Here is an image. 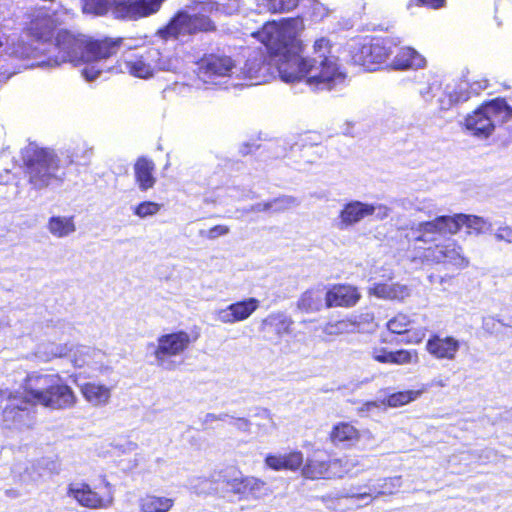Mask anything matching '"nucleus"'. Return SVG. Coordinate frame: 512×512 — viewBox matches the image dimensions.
<instances>
[{"label":"nucleus","instance_id":"4c0bfd02","mask_svg":"<svg viewBox=\"0 0 512 512\" xmlns=\"http://www.w3.org/2000/svg\"><path fill=\"white\" fill-rule=\"evenodd\" d=\"M143 512H168L173 506V500L166 497L146 496L140 503Z\"/></svg>","mask_w":512,"mask_h":512},{"label":"nucleus","instance_id":"9d476101","mask_svg":"<svg viewBox=\"0 0 512 512\" xmlns=\"http://www.w3.org/2000/svg\"><path fill=\"white\" fill-rule=\"evenodd\" d=\"M191 342L190 335L185 331L160 336L153 352L156 365L168 371L175 370L180 363L173 358L184 353Z\"/></svg>","mask_w":512,"mask_h":512},{"label":"nucleus","instance_id":"a878e982","mask_svg":"<svg viewBox=\"0 0 512 512\" xmlns=\"http://www.w3.org/2000/svg\"><path fill=\"white\" fill-rule=\"evenodd\" d=\"M265 463L269 468L276 471L296 470L303 463V454L299 451L279 455L270 454L265 458Z\"/></svg>","mask_w":512,"mask_h":512},{"label":"nucleus","instance_id":"2f4dec72","mask_svg":"<svg viewBox=\"0 0 512 512\" xmlns=\"http://www.w3.org/2000/svg\"><path fill=\"white\" fill-rule=\"evenodd\" d=\"M323 300H325L323 289H309L301 295L297 302V307L306 313L317 312L323 307Z\"/></svg>","mask_w":512,"mask_h":512},{"label":"nucleus","instance_id":"72a5a7b5","mask_svg":"<svg viewBox=\"0 0 512 512\" xmlns=\"http://www.w3.org/2000/svg\"><path fill=\"white\" fill-rule=\"evenodd\" d=\"M48 231L57 238H64L74 233L76 226L73 217L52 216L47 223Z\"/></svg>","mask_w":512,"mask_h":512},{"label":"nucleus","instance_id":"f704fd0d","mask_svg":"<svg viewBox=\"0 0 512 512\" xmlns=\"http://www.w3.org/2000/svg\"><path fill=\"white\" fill-rule=\"evenodd\" d=\"M343 460H339L342 462ZM338 460L332 462L320 461L317 459L309 460L306 465L303 467L302 473L306 478L316 479V478H329L331 474L329 473V468L332 465H336Z\"/></svg>","mask_w":512,"mask_h":512},{"label":"nucleus","instance_id":"49530a36","mask_svg":"<svg viewBox=\"0 0 512 512\" xmlns=\"http://www.w3.org/2000/svg\"><path fill=\"white\" fill-rule=\"evenodd\" d=\"M248 484V497L261 498L268 494L269 489L267 484L257 478L249 477Z\"/></svg>","mask_w":512,"mask_h":512},{"label":"nucleus","instance_id":"f257e3e1","mask_svg":"<svg viewBox=\"0 0 512 512\" xmlns=\"http://www.w3.org/2000/svg\"><path fill=\"white\" fill-rule=\"evenodd\" d=\"M300 18H287L280 22L267 21L251 35L265 45L273 61L274 74L282 81L295 83L301 80L317 90H331L345 80L339 70L337 58L330 54L329 40L320 38L313 46V56L302 58L299 34L303 30Z\"/></svg>","mask_w":512,"mask_h":512},{"label":"nucleus","instance_id":"c756f323","mask_svg":"<svg viewBox=\"0 0 512 512\" xmlns=\"http://www.w3.org/2000/svg\"><path fill=\"white\" fill-rule=\"evenodd\" d=\"M70 351L71 348L67 343L43 342L36 347L34 355L41 362H49L55 358L67 356Z\"/></svg>","mask_w":512,"mask_h":512},{"label":"nucleus","instance_id":"ddd939ff","mask_svg":"<svg viewBox=\"0 0 512 512\" xmlns=\"http://www.w3.org/2000/svg\"><path fill=\"white\" fill-rule=\"evenodd\" d=\"M240 82L244 85H257L269 81L274 75L273 61L270 54L266 56L261 51L249 55L243 67L238 68Z\"/></svg>","mask_w":512,"mask_h":512},{"label":"nucleus","instance_id":"052dcab7","mask_svg":"<svg viewBox=\"0 0 512 512\" xmlns=\"http://www.w3.org/2000/svg\"><path fill=\"white\" fill-rule=\"evenodd\" d=\"M214 421H217V414H214V413H207L203 418H202V424L204 426H208L210 423L214 422Z\"/></svg>","mask_w":512,"mask_h":512},{"label":"nucleus","instance_id":"cd10ccee","mask_svg":"<svg viewBox=\"0 0 512 512\" xmlns=\"http://www.w3.org/2000/svg\"><path fill=\"white\" fill-rule=\"evenodd\" d=\"M330 439L335 445L349 447L359 440V432L353 425L341 422L333 427Z\"/></svg>","mask_w":512,"mask_h":512},{"label":"nucleus","instance_id":"4d7b16f0","mask_svg":"<svg viewBox=\"0 0 512 512\" xmlns=\"http://www.w3.org/2000/svg\"><path fill=\"white\" fill-rule=\"evenodd\" d=\"M495 237L497 240L512 243V228L508 226L499 227L497 232L495 233Z\"/></svg>","mask_w":512,"mask_h":512},{"label":"nucleus","instance_id":"864d4df0","mask_svg":"<svg viewBox=\"0 0 512 512\" xmlns=\"http://www.w3.org/2000/svg\"><path fill=\"white\" fill-rule=\"evenodd\" d=\"M229 233V228L225 225H216L209 230H200L199 235L208 239H216Z\"/></svg>","mask_w":512,"mask_h":512},{"label":"nucleus","instance_id":"393cba45","mask_svg":"<svg viewBox=\"0 0 512 512\" xmlns=\"http://www.w3.org/2000/svg\"><path fill=\"white\" fill-rule=\"evenodd\" d=\"M368 293L385 300H403L410 294L408 287L399 283H374Z\"/></svg>","mask_w":512,"mask_h":512},{"label":"nucleus","instance_id":"8fccbe9b","mask_svg":"<svg viewBox=\"0 0 512 512\" xmlns=\"http://www.w3.org/2000/svg\"><path fill=\"white\" fill-rule=\"evenodd\" d=\"M248 480L249 477L234 478L228 481L227 485L233 493L248 498Z\"/></svg>","mask_w":512,"mask_h":512},{"label":"nucleus","instance_id":"58836bf2","mask_svg":"<svg viewBox=\"0 0 512 512\" xmlns=\"http://www.w3.org/2000/svg\"><path fill=\"white\" fill-rule=\"evenodd\" d=\"M93 156L92 147L87 143H80L67 150L70 164L87 165Z\"/></svg>","mask_w":512,"mask_h":512},{"label":"nucleus","instance_id":"473e14b6","mask_svg":"<svg viewBox=\"0 0 512 512\" xmlns=\"http://www.w3.org/2000/svg\"><path fill=\"white\" fill-rule=\"evenodd\" d=\"M360 322L356 317L329 321L322 327V332L327 336H339L342 334L359 331Z\"/></svg>","mask_w":512,"mask_h":512},{"label":"nucleus","instance_id":"2eb2a0df","mask_svg":"<svg viewBox=\"0 0 512 512\" xmlns=\"http://www.w3.org/2000/svg\"><path fill=\"white\" fill-rule=\"evenodd\" d=\"M424 258L433 263L450 264L456 268H465L468 260L462 255V249L454 240L447 239L444 243L424 248Z\"/></svg>","mask_w":512,"mask_h":512},{"label":"nucleus","instance_id":"6e6d98bb","mask_svg":"<svg viewBox=\"0 0 512 512\" xmlns=\"http://www.w3.org/2000/svg\"><path fill=\"white\" fill-rule=\"evenodd\" d=\"M153 66H154V72L156 70L173 71L176 68V65L174 64L172 59L163 58L161 54H160V60H156L153 63Z\"/></svg>","mask_w":512,"mask_h":512},{"label":"nucleus","instance_id":"5fc2aeb1","mask_svg":"<svg viewBox=\"0 0 512 512\" xmlns=\"http://www.w3.org/2000/svg\"><path fill=\"white\" fill-rule=\"evenodd\" d=\"M393 351H388L385 348H374L371 355L375 361L380 363H391Z\"/></svg>","mask_w":512,"mask_h":512},{"label":"nucleus","instance_id":"69168bd1","mask_svg":"<svg viewBox=\"0 0 512 512\" xmlns=\"http://www.w3.org/2000/svg\"><path fill=\"white\" fill-rule=\"evenodd\" d=\"M484 453L486 454L485 459H487V460H490L491 458L496 456V452L492 449H486L484 451Z\"/></svg>","mask_w":512,"mask_h":512},{"label":"nucleus","instance_id":"680f3d73","mask_svg":"<svg viewBox=\"0 0 512 512\" xmlns=\"http://www.w3.org/2000/svg\"><path fill=\"white\" fill-rule=\"evenodd\" d=\"M59 325H60L59 329L61 330L62 334L65 332H68L70 334L71 331L73 330V328L68 323H59Z\"/></svg>","mask_w":512,"mask_h":512},{"label":"nucleus","instance_id":"412c9836","mask_svg":"<svg viewBox=\"0 0 512 512\" xmlns=\"http://www.w3.org/2000/svg\"><path fill=\"white\" fill-rule=\"evenodd\" d=\"M361 298L358 289L351 285H334L325 293V305L331 307H353Z\"/></svg>","mask_w":512,"mask_h":512},{"label":"nucleus","instance_id":"c85d7f7f","mask_svg":"<svg viewBox=\"0 0 512 512\" xmlns=\"http://www.w3.org/2000/svg\"><path fill=\"white\" fill-rule=\"evenodd\" d=\"M81 392L86 401L94 406L106 405L111 397V389L109 387L94 382L82 385Z\"/></svg>","mask_w":512,"mask_h":512},{"label":"nucleus","instance_id":"13d9d810","mask_svg":"<svg viewBox=\"0 0 512 512\" xmlns=\"http://www.w3.org/2000/svg\"><path fill=\"white\" fill-rule=\"evenodd\" d=\"M235 421L233 423L234 427L242 432H250L251 429V422L247 418H235L231 417Z\"/></svg>","mask_w":512,"mask_h":512},{"label":"nucleus","instance_id":"338daca9","mask_svg":"<svg viewBox=\"0 0 512 512\" xmlns=\"http://www.w3.org/2000/svg\"><path fill=\"white\" fill-rule=\"evenodd\" d=\"M312 149H313V146H303V148H302L303 156L308 158L310 151Z\"/></svg>","mask_w":512,"mask_h":512},{"label":"nucleus","instance_id":"a19ab883","mask_svg":"<svg viewBox=\"0 0 512 512\" xmlns=\"http://www.w3.org/2000/svg\"><path fill=\"white\" fill-rule=\"evenodd\" d=\"M161 208L162 204L152 201H144L133 208V213L139 218L144 219L156 215Z\"/></svg>","mask_w":512,"mask_h":512},{"label":"nucleus","instance_id":"b1692460","mask_svg":"<svg viewBox=\"0 0 512 512\" xmlns=\"http://www.w3.org/2000/svg\"><path fill=\"white\" fill-rule=\"evenodd\" d=\"M155 164L151 159L140 157L134 165L135 181L140 191H147L154 187L156 177L154 176Z\"/></svg>","mask_w":512,"mask_h":512},{"label":"nucleus","instance_id":"f3484780","mask_svg":"<svg viewBox=\"0 0 512 512\" xmlns=\"http://www.w3.org/2000/svg\"><path fill=\"white\" fill-rule=\"evenodd\" d=\"M260 301L256 298H248L232 303L226 308L216 311V319L224 324H233L248 319L259 307Z\"/></svg>","mask_w":512,"mask_h":512},{"label":"nucleus","instance_id":"6e6552de","mask_svg":"<svg viewBox=\"0 0 512 512\" xmlns=\"http://www.w3.org/2000/svg\"><path fill=\"white\" fill-rule=\"evenodd\" d=\"M199 78L205 83L218 85L223 89L243 85L240 82L238 67L227 55L211 54L204 57L199 65Z\"/></svg>","mask_w":512,"mask_h":512},{"label":"nucleus","instance_id":"4be33fe9","mask_svg":"<svg viewBox=\"0 0 512 512\" xmlns=\"http://www.w3.org/2000/svg\"><path fill=\"white\" fill-rule=\"evenodd\" d=\"M160 60V52L157 49H151L145 54L135 56L126 60V69L135 77L149 78L154 74L153 63Z\"/></svg>","mask_w":512,"mask_h":512},{"label":"nucleus","instance_id":"6ab92c4d","mask_svg":"<svg viewBox=\"0 0 512 512\" xmlns=\"http://www.w3.org/2000/svg\"><path fill=\"white\" fill-rule=\"evenodd\" d=\"M400 487V476L383 478L379 479L376 484H366L364 488H366L367 490L365 491H361V488L357 490H354V488L350 489V491L346 494V497L356 499L370 498V501L368 502L370 503L373 499H376L379 496L394 494Z\"/></svg>","mask_w":512,"mask_h":512},{"label":"nucleus","instance_id":"0e129e2a","mask_svg":"<svg viewBox=\"0 0 512 512\" xmlns=\"http://www.w3.org/2000/svg\"><path fill=\"white\" fill-rule=\"evenodd\" d=\"M5 494L7 497H10V498H17L19 497V492L17 490H14V489H7L5 491Z\"/></svg>","mask_w":512,"mask_h":512},{"label":"nucleus","instance_id":"f03ea898","mask_svg":"<svg viewBox=\"0 0 512 512\" xmlns=\"http://www.w3.org/2000/svg\"><path fill=\"white\" fill-rule=\"evenodd\" d=\"M120 40H91L66 29L57 32L52 43L32 46L17 43L10 54L19 59H35L30 66L44 68L59 67L63 63L75 66L85 64L82 75L87 81L95 80L102 72L109 71L106 61L119 49Z\"/></svg>","mask_w":512,"mask_h":512},{"label":"nucleus","instance_id":"423d86ee","mask_svg":"<svg viewBox=\"0 0 512 512\" xmlns=\"http://www.w3.org/2000/svg\"><path fill=\"white\" fill-rule=\"evenodd\" d=\"M511 118L512 107L505 99L495 98L468 114L464 125L470 135L487 139L493 134L496 126L508 122Z\"/></svg>","mask_w":512,"mask_h":512},{"label":"nucleus","instance_id":"09e8293b","mask_svg":"<svg viewBox=\"0 0 512 512\" xmlns=\"http://www.w3.org/2000/svg\"><path fill=\"white\" fill-rule=\"evenodd\" d=\"M468 98H469L468 94L464 93L463 89L460 87L459 92L458 91L448 92L447 99L446 98L440 99V108L443 110H447L451 107V105L453 103L464 102V101L468 100Z\"/></svg>","mask_w":512,"mask_h":512},{"label":"nucleus","instance_id":"aec40b11","mask_svg":"<svg viewBox=\"0 0 512 512\" xmlns=\"http://www.w3.org/2000/svg\"><path fill=\"white\" fill-rule=\"evenodd\" d=\"M165 0H124L118 10L121 19L137 20L157 13Z\"/></svg>","mask_w":512,"mask_h":512},{"label":"nucleus","instance_id":"37998d69","mask_svg":"<svg viewBox=\"0 0 512 512\" xmlns=\"http://www.w3.org/2000/svg\"><path fill=\"white\" fill-rule=\"evenodd\" d=\"M399 204L406 210H416L420 212L430 213L433 208V204L429 200H420L418 198L409 199L405 198L399 201Z\"/></svg>","mask_w":512,"mask_h":512},{"label":"nucleus","instance_id":"c9c22d12","mask_svg":"<svg viewBox=\"0 0 512 512\" xmlns=\"http://www.w3.org/2000/svg\"><path fill=\"white\" fill-rule=\"evenodd\" d=\"M293 320L283 313L271 314L263 320V326H268L278 335L291 333Z\"/></svg>","mask_w":512,"mask_h":512},{"label":"nucleus","instance_id":"7ed1b4c3","mask_svg":"<svg viewBox=\"0 0 512 512\" xmlns=\"http://www.w3.org/2000/svg\"><path fill=\"white\" fill-rule=\"evenodd\" d=\"M240 7L241 0H228L224 4L215 1L199 3L192 14L179 11L164 28L158 31V35L164 40L170 38L182 40L199 32H213L216 30V25L210 19V15L215 17L234 15Z\"/></svg>","mask_w":512,"mask_h":512},{"label":"nucleus","instance_id":"5701e85b","mask_svg":"<svg viewBox=\"0 0 512 512\" xmlns=\"http://www.w3.org/2000/svg\"><path fill=\"white\" fill-rule=\"evenodd\" d=\"M425 64V58L415 49L401 47L392 60L391 67L395 70L418 69L423 68Z\"/></svg>","mask_w":512,"mask_h":512},{"label":"nucleus","instance_id":"a18cd8bd","mask_svg":"<svg viewBox=\"0 0 512 512\" xmlns=\"http://www.w3.org/2000/svg\"><path fill=\"white\" fill-rule=\"evenodd\" d=\"M419 360L418 353L415 350H397L392 353V364L405 365L417 363Z\"/></svg>","mask_w":512,"mask_h":512},{"label":"nucleus","instance_id":"4468645a","mask_svg":"<svg viewBox=\"0 0 512 512\" xmlns=\"http://www.w3.org/2000/svg\"><path fill=\"white\" fill-rule=\"evenodd\" d=\"M67 14L68 11H53L39 10L37 11L30 21L29 32L33 38L36 39L37 44L40 46L43 43H52L54 33L63 20L60 19V14Z\"/></svg>","mask_w":512,"mask_h":512},{"label":"nucleus","instance_id":"e2e57ef3","mask_svg":"<svg viewBox=\"0 0 512 512\" xmlns=\"http://www.w3.org/2000/svg\"><path fill=\"white\" fill-rule=\"evenodd\" d=\"M423 337H424V332H418V333H415V336L413 338H409L408 342L418 343L423 339Z\"/></svg>","mask_w":512,"mask_h":512},{"label":"nucleus","instance_id":"20e7f679","mask_svg":"<svg viewBox=\"0 0 512 512\" xmlns=\"http://www.w3.org/2000/svg\"><path fill=\"white\" fill-rule=\"evenodd\" d=\"M25 174L32 189L41 191L62 185L66 172L54 150L30 143L23 151Z\"/></svg>","mask_w":512,"mask_h":512},{"label":"nucleus","instance_id":"bf43d9fd","mask_svg":"<svg viewBox=\"0 0 512 512\" xmlns=\"http://www.w3.org/2000/svg\"><path fill=\"white\" fill-rule=\"evenodd\" d=\"M270 210H271V205H269L268 202H263V203L253 204V205L249 206L248 208H245L243 210V212H245V213L266 212V211H270Z\"/></svg>","mask_w":512,"mask_h":512},{"label":"nucleus","instance_id":"ea45409f","mask_svg":"<svg viewBox=\"0 0 512 512\" xmlns=\"http://www.w3.org/2000/svg\"><path fill=\"white\" fill-rule=\"evenodd\" d=\"M420 394V391L413 390L393 393L387 397L386 403L390 407H399L415 400Z\"/></svg>","mask_w":512,"mask_h":512},{"label":"nucleus","instance_id":"a211bd4d","mask_svg":"<svg viewBox=\"0 0 512 512\" xmlns=\"http://www.w3.org/2000/svg\"><path fill=\"white\" fill-rule=\"evenodd\" d=\"M461 348V341L453 336L432 335L426 342L427 352L437 360L454 361Z\"/></svg>","mask_w":512,"mask_h":512},{"label":"nucleus","instance_id":"603ef678","mask_svg":"<svg viewBox=\"0 0 512 512\" xmlns=\"http://www.w3.org/2000/svg\"><path fill=\"white\" fill-rule=\"evenodd\" d=\"M439 89L436 79H429L427 84L419 88V93L425 101L431 100L435 96V92Z\"/></svg>","mask_w":512,"mask_h":512},{"label":"nucleus","instance_id":"7c9ffc66","mask_svg":"<svg viewBox=\"0 0 512 512\" xmlns=\"http://www.w3.org/2000/svg\"><path fill=\"white\" fill-rule=\"evenodd\" d=\"M452 220L457 226V232L462 226H465L468 234L485 233L491 227L485 219L474 215L455 214L452 216Z\"/></svg>","mask_w":512,"mask_h":512},{"label":"nucleus","instance_id":"79ce46f5","mask_svg":"<svg viewBox=\"0 0 512 512\" xmlns=\"http://www.w3.org/2000/svg\"><path fill=\"white\" fill-rule=\"evenodd\" d=\"M410 320L405 314H398L387 322V328L395 334L409 333Z\"/></svg>","mask_w":512,"mask_h":512},{"label":"nucleus","instance_id":"bb28decb","mask_svg":"<svg viewBox=\"0 0 512 512\" xmlns=\"http://www.w3.org/2000/svg\"><path fill=\"white\" fill-rule=\"evenodd\" d=\"M81 3L83 13L101 16L111 10L116 18L121 19L118 10L124 0H81Z\"/></svg>","mask_w":512,"mask_h":512},{"label":"nucleus","instance_id":"e433bc0d","mask_svg":"<svg viewBox=\"0 0 512 512\" xmlns=\"http://www.w3.org/2000/svg\"><path fill=\"white\" fill-rule=\"evenodd\" d=\"M70 352H72L70 355L71 362L76 368L92 365L93 359L100 355V352L87 346H78L75 349L71 348Z\"/></svg>","mask_w":512,"mask_h":512},{"label":"nucleus","instance_id":"774afa93","mask_svg":"<svg viewBox=\"0 0 512 512\" xmlns=\"http://www.w3.org/2000/svg\"><path fill=\"white\" fill-rule=\"evenodd\" d=\"M433 385H437V386H440V387H445L446 386V382L442 379H439V380H433L432 382Z\"/></svg>","mask_w":512,"mask_h":512},{"label":"nucleus","instance_id":"f8f14e48","mask_svg":"<svg viewBox=\"0 0 512 512\" xmlns=\"http://www.w3.org/2000/svg\"><path fill=\"white\" fill-rule=\"evenodd\" d=\"M68 494L81 506L91 509H106L112 505L114 500L112 486L106 480H103L95 488H91L85 483L70 484Z\"/></svg>","mask_w":512,"mask_h":512},{"label":"nucleus","instance_id":"0eeeda50","mask_svg":"<svg viewBox=\"0 0 512 512\" xmlns=\"http://www.w3.org/2000/svg\"><path fill=\"white\" fill-rule=\"evenodd\" d=\"M0 399L5 401L3 407V425L9 429L30 428L34 424V406L30 395L25 392L0 389Z\"/></svg>","mask_w":512,"mask_h":512},{"label":"nucleus","instance_id":"c03bdc74","mask_svg":"<svg viewBox=\"0 0 512 512\" xmlns=\"http://www.w3.org/2000/svg\"><path fill=\"white\" fill-rule=\"evenodd\" d=\"M269 205H271V210L273 212H283L287 209H290L292 207L298 206L299 201L297 198L293 196H281L278 198H275L271 201H268Z\"/></svg>","mask_w":512,"mask_h":512},{"label":"nucleus","instance_id":"39448f33","mask_svg":"<svg viewBox=\"0 0 512 512\" xmlns=\"http://www.w3.org/2000/svg\"><path fill=\"white\" fill-rule=\"evenodd\" d=\"M23 388L35 405L60 410L71 408L76 403L73 390L58 374H29Z\"/></svg>","mask_w":512,"mask_h":512},{"label":"nucleus","instance_id":"dca6fc26","mask_svg":"<svg viewBox=\"0 0 512 512\" xmlns=\"http://www.w3.org/2000/svg\"><path fill=\"white\" fill-rule=\"evenodd\" d=\"M370 210L367 202L350 200L343 204L334 225L340 231L350 230L367 218Z\"/></svg>","mask_w":512,"mask_h":512},{"label":"nucleus","instance_id":"1a4fd4ad","mask_svg":"<svg viewBox=\"0 0 512 512\" xmlns=\"http://www.w3.org/2000/svg\"><path fill=\"white\" fill-rule=\"evenodd\" d=\"M396 46L397 43L390 37L373 38L363 43L357 42L351 46V58L355 64L373 71L389 58Z\"/></svg>","mask_w":512,"mask_h":512},{"label":"nucleus","instance_id":"3c124183","mask_svg":"<svg viewBox=\"0 0 512 512\" xmlns=\"http://www.w3.org/2000/svg\"><path fill=\"white\" fill-rule=\"evenodd\" d=\"M368 206L371 209L368 212V217L374 215L377 220H384L391 213V208L381 203H368Z\"/></svg>","mask_w":512,"mask_h":512},{"label":"nucleus","instance_id":"9b49d317","mask_svg":"<svg viewBox=\"0 0 512 512\" xmlns=\"http://www.w3.org/2000/svg\"><path fill=\"white\" fill-rule=\"evenodd\" d=\"M457 233V226L452 216H438L431 221H422L410 228L409 237L415 243L435 246L448 235Z\"/></svg>","mask_w":512,"mask_h":512},{"label":"nucleus","instance_id":"de8ad7c7","mask_svg":"<svg viewBox=\"0 0 512 512\" xmlns=\"http://www.w3.org/2000/svg\"><path fill=\"white\" fill-rule=\"evenodd\" d=\"M298 0H267V8L272 13H283L294 9Z\"/></svg>","mask_w":512,"mask_h":512}]
</instances>
